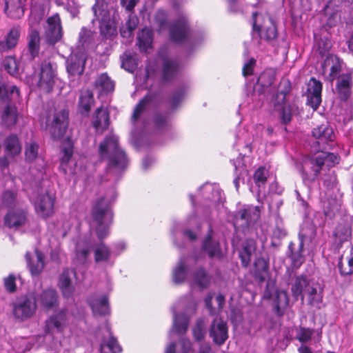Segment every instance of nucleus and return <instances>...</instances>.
I'll list each match as a JSON object with an SVG mask.
<instances>
[{
    "mask_svg": "<svg viewBox=\"0 0 353 353\" xmlns=\"http://www.w3.org/2000/svg\"><path fill=\"white\" fill-rule=\"evenodd\" d=\"M186 275L185 262L180 260L177 267L173 271V281L178 284L184 281Z\"/></svg>",
    "mask_w": 353,
    "mask_h": 353,
    "instance_id": "52",
    "label": "nucleus"
},
{
    "mask_svg": "<svg viewBox=\"0 0 353 353\" xmlns=\"http://www.w3.org/2000/svg\"><path fill=\"white\" fill-rule=\"evenodd\" d=\"M54 70L50 62L44 61L41 64L39 87L46 92H50L54 83Z\"/></svg>",
    "mask_w": 353,
    "mask_h": 353,
    "instance_id": "8",
    "label": "nucleus"
},
{
    "mask_svg": "<svg viewBox=\"0 0 353 353\" xmlns=\"http://www.w3.org/2000/svg\"><path fill=\"white\" fill-rule=\"evenodd\" d=\"M36 310V299L30 295L19 297L12 304V314L16 319L21 321L32 317Z\"/></svg>",
    "mask_w": 353,
    "mask_h": 353,
    "instance_id": "4",
    "label": "nucleus"
},
{
    "mask_svg": "<svg viewBox=\"0 0 353 353\" xmlns=\"http://www.w3.org/2000/svg\"><path fill=\"white\" fill-rule=\"evenodd\" d=\"M261 207L248 206L240 210L236 214V221H241L242 226L248 227L251 223H255L260 218Z\"/></svg>",
    "mask_w": 353,
    "mask_h": 353,
    "instance_id": "15",
    "label": "nucleus"
},
{
    "mask_svg": "<svg viewBox=\"0 0 353 353\" xmlns=\"http://www.w3.org/2000/svg\"><path fill=\"white\" fill-rule=\"evenodd\" d=\"M16 277L13 274H10L8 277L4 278V287L10 293H13L17 290Z\"/></svg>",
    "mask_w": 353,
    "mask_h": 353,
    "instance_id": "58",
    "label": "nucleus"
},
{
    "mask_svg": "<svg viewBox=\"0 0 353 353\" xmlns=\"http://www.w3.org/2000/svg\"><path fill=\"white\" fill-rule=\"evenodd\" d=\"M256 251V242L253 239H247L243 243L242 250L239 253L242 265L248 267L252 256Z\"/></svg>",
    "mask_w": 353,
    "mask_h": 353,
    "instance_id": "30",
    "label": "nucleus"
},
{
    "mask_svg": "<svg viewBox=\"0 0 353 353\" xmlns=\"http://www.w3.org/2000/svg\"><path fill=\"white\" fill-rule=\"evenodd\" d=\"M93 103L92 92L89 90L82 91L79 101V107L81 114H88Z\"/></svg>",
    "mask_w": 353,
    "mask_h": 353,
    "instance_id": "36",
    "label": "nucleus"
},
{
    "mask_svg": "<svg viewBox=\"0 0 353 353\" xmlns=\"http://www.w3.org/2000/svg\"><path fill=\"white\" fill-rule=\"evenodd\" d=\"M94 254L95 262L99 263L108 261L110 257L111 252L110 248L101 242L96 245Z\"/></svg>",
    "mask_w": 353,
    "mask_h": 353,
    "instance_id": "39",
    "label": "nucleus"
},
{
    "mask_svg": "<svg viewBox=\"0 0 353 353\" xmlns=\"http://www.w3.org/2000/svg\"><path fill=\"white\" fill-rule=\"evenodd\" d=\"M289 304V297L285 291H276L274 299V309L279 316L284 314L285 308Z\"/></svg>",
    "mask_w": 353,
    "mask_h": 353,
    "instance_id": "32",
    "label": "nucleus"
},
{
    "mask_svg": "<svg viewBox=\"0 0 353 353\" xmlns=\"http://www.w3.org/2000/svg\"><path fill=\"white\" fill-rule=\"evenodd\" d=\"M279 111L281 121L283 123H288L290 122L292 117V106L286 103L283 102L281 105H279Z\"/></svg>",
    "mask_w": 353,
    "mask_h": 353,
    "instance_id": "55",
    "label": "nucleus"
},
{
    "mask_svg": "<svg viewBox=\"0 0 353 353\" xmlns=\"http://www.w3.org/2000/svg\"><path fill=\"white\" fill-rule=\"evenodd\" d=\"M20 32L19 29L16 28H12L5 39L0 40V52H8L17 46Z\"/></svg>",
    "mask_w": 353,
    "mask_h": 353,
    "instance_id": "28",
    "label": "nucleus"
},
{
    "mask_svg": "<svg viewBox=\"0 0 353 353\" xmlns=\"http://www.w3.org/2000/svg\"><path fill=\"white\" fill-rule=\"evenodd\" d=\"M322 169L323 167L316 154L312 157L304 158L299 167V170L305 183L314 181Z\"/></svg>",
    "mask_w": 353,
    "mask_h": 353,
    "instance_id": "5",
    "label": "nucleus"
},
{
    "mask_svg": "<svg viewBox=\"0 0 353 353\" xmlns=\"http://www.w3.org/2000/svg\"><path fill=\"white\" fill-rule=\"evenodd\" d=\"M68 125V112L65 110L54 111L46 117V128L54 140L61 139Z\"/></svg>",
    "mask_w": 353,
    "mask_h": 353,
    "instance_id": "3",
    "label": "nucleus"
},
{
    "mask_svg": "<svg viewBox=\"0 0 353 353\" xmlns=\"http://www.w3.org/2000/svg\"><path fill=\"white\" fill-rule=\"evenodd\" d=\"M304 295L307 296L308 303L311 306L319 307L323 301V288L319 283L312 281Z\"/></svg>",
    "mask_w": 353,
    "mask_h": 353,
    "instance_id": "21",
    "label": "nucleus"
},
{
    "mask_svg": "<svg viewBox=\"0 0 353 353\" xmlns=\"http://www.w3.org/2000/svg\"><path fill=\"white\" fill-rule=\"evenodd\" d=\"M19 95V90L15 85L6 86L0 85V101L3 103H10V101L16 99Z\"/></svg>",
    "mask_w": 353,
    "mask_h": 353,
    "instance_id": "37",
    "label": "nucleus"
},
{
    "mask_svg": "<svg viewBox=\"0 0 353 353\" xmlns=\"http://www.w3.org/2000/svg\"><path fill=\"white\" fill-rule=\"evenodd\" d=\"M95 86L100 92H111L114 90V83L106 74H101L95 81Z\"/></svg>",
    "mask_w": 353,
    "mask_h": 353,
    "instance_id": "43",
    "label": "nucleus"
},
{
    "mask_svg": "<svg viewBox=\"0 0 353 353\" xmlns=\"http://www.w3.org/2000/svg\"><path fill=\"white\" fill-rule=\"evenodd\" d=\"M26 259L32 274H39L44 268L43 255L41 252L36 251L35 259L30 258V254L26 253Z\"/></svg>",
    "mask_w": 353,
    "mask_h": 353,
    "instance_id": "31",
    "label": "nucleus"
},
{
    "mask_svg": "<svg viewBox=\"0 0 353 353\" xmlns=\"http://www.w3.org/2000/svg\"><path fill=\"white\" fill-rule=\"evenodd\" d=\"M137 39L140 49L146 51L152 46V32L145 28L139 33Z\"/></svg>",
    "mask_w": 353,
    "mask_h": 353,
    "instance_id": "38",
    "label": "nucleus"
},
{
    "mask_svg": "<svg viewBox=\"0 0 353 353\" xmlns=\"http://www.w3.org/2000/svg\"><path fill=\"white\" fill-rule=\"evenodd\" d=\"M338 267L342 275H349L353 272V251L351 252L347 263H344L342 259H340Z\"/></svg>",
    "mask_w": 353,
    "mask_h": 353,
    "instance_id": "56",
    "label": "nucleus"
},
{
    "mask_svg": "<svg viewBox=\"0 0 353 353\" xmlns=\"http://www.w3.org/2000/svg\"><path fill=\"white\" fill-rule=\"evenodd\" d=\"M155 21L159 26V30L165 28L166 26V13L163 10H159L155 16Z\"/></svg>",
    "mask_w": 353,
    "mask_h": 353,
    "instance_id": "63",
    "label": "nucleus"
},
{
    "mask_svg": "<svg viewBox=\"0 0 353 353\" xmlns=\"http://www.w3.org/2000/svg\"><path fill=\"white\" fill-rule=\"evenodd\" d=\"M6 106L1 114L2 123L8 128L14 126L18 120L17 110L10 103H4Z\"/></svg>",
    "mask_w": 353,
    "mask_h": 353,
    "instance_id": "29",
    "label": "nucleus"
},
{
    "mask_svg": "<svg viewBox=\"0 0 353 353\" xmlns=\"http://www.w3.org/2000/svg\"><path fill=\"white\" fill-rule=\"evenodd\" d=\"M313 334V331L310 329L301 328L297 334V339L301 342H307L310 340Z\"/></svg>",
    "mask_w": 353,
    "mask_h": 353,
    "instance_id": "62",
    "label": "nucleus"
},
{
    "mask_svg": "<svg viewBox=\"0 0 353 353\" xmlns=\"http://www.w3.org/2000/svg\"><path fill=\"white\" fill-rule=\"evenodd\" d=\"M269 276V267L268 262L262 258L254 261V277L260 283L265 281Z\"/></svg>",
    "mask_w": 353,
    "mask_h": 353,
    "instance_id": "34",
    "label": "nucleus"
},
{
    "mask_svg": "<svg viewBox=\"0 0 353 353\" xmlns=\"http://www.w3.org/2000/svg\"><path fill=\"white\" fill-rule=\"evenodd\" d=\"M17 202L16 193L12 191H5L2 195L1 204L6 208L14 205Z\"/></svg>",
    "mask_w": 353,
    "mask_h": 353,
    "instance_id": "57",
    "label": "nucleus"
},
{
    "mask_svg": "<svg viewBox=\"0 0 353 353\" xmlns=\"http://www.w3.org/2000/svg\"><path fill=\"white\" fill-rule=\"evenodd\" d=\"M26 221V212L21 209L10 210L5 217V223L10 228L17 229Z\"/></svg>",
    "mask_w": 353,
    "mask_h": 353,
    "instance_id": "22",
    "label": "nucleus"
},
{
    "mask_svg": "<svg viewBox=\"0 0 353 353\" xmlns=\"http://www.w3.org/2000/svg\"><path fill=\"white\" fill-rule=\"evenodd\" d=\"M312 136L317 139V143L321 145L322 149H325V145L328 142H332L335 136L333 129L325 124H322L312 130Z\"/></svg>",
    "mask_w": 353,
    "mask_h": 353,
    "instance_id": "18",
    "label": "nucleus"
},
{
    "mask_svg": "<svg viewBox=\"0 0 353 353\" xmlns=\"http://www.w3.org/2000/svg\"><path fill=\"white\" fill-rule=\"evenodd\" d=\"M99 154L101 158L109 160L108 169L123 170L128 163L125 152L119 147L118 137L110 134L99 145Z\"/></svg>",
    "mask_w": 353,
    "mask_h": 353,
    "instance_id": "2",
    "label": "nucleus"
},
{
    "mask_svg": "<svg viewBox=\"0 0 353 353\" xmlns=\"http://www.w3.org/2000/svg\"><path fill=\"white\" fill-rule=\"evenodd\" d=\"M322 167H333L339 162V157L334 153L321 152L316 154Z\"/></svg>",
    "mask_w": 353,
    "mask_h": 353,
    "instance_id": "42",
    "label": "nucleus"
},
{
    "mask_svg": "<svg viewBox=\"0 0 353 353\" xmlns=\"http://www.w3.org/2000/svg\"><path fill=\"white\" fill-rule=\"evenodd\" d=\"M152 100V97L148 94L139 101V103L136 105L132 116L133 121H136L139 118Z\"/></svg>",
    "mask_w": 353,
    "mask_h": 353,
    "instance_id": "46",
    "label": "nucleus"
},
{
    "mask_svg": "<svg viewBox=\"0 0 353 353\" xmlns=\"http://www.w3.org/2000/svg\"><path fill=\"white\" fill-rule=\"evenodd\" d=\"M47 23L46 39L48 43L54 44L59 41L63 36L59 16L56 14L49 17L47 20Z\"/></svg>",
    "mask_w": 353,
    "mask_h": 353,
    "instance_id": "7",
    "label": "nucleus"
},
{
    "mask_svg": "<svg viewBox=\"0 0 353 353\" xmlns=\"http://www.w3.org/2000/svg\"><path fill=\"white\" fill-rule=\"evenodd\" d=\"M39 301L41 305L48 309H53L57 305V294L54 290H44L39 296Z\"/></svg>",
    "mask_w": 353,
    "mask_h": 353,
    "instance_id": "33",
    "label": "nucleus"
},
{
    "mask_svg": "<svg viewBox=\"0 0 353 353\" xmlns=\"http://www.w3.org/2000/svg\"><path fill=\"white\" fill-rule=\"evenodd\" d=\"M192 333L195 340L199 341L204 339L206 334L205 323L204 319H199L192 328Z\"/></svg>",
    "mask_w": 353,
    "mask_h": 353,
    "instance_id": "49",
    "label": "nucleus"
},
{
    "mask_svg": "<svg viewBox=\"0 0 353 353\" xmlns=\"http://www.w3.org/2000/svg\"><path fill=\"white\" fill-rule=\"evenodd\" d=\"M110 204V201L105 196L96 201L92 210V225L100 241L109 234V228L112 222L113 214Z\"/></svg>",
    "mask_w": 353,
    "mask_h": 353,
    "instance_id": "1",
    "label": "nucleus"
},
{
    "mask_svg": "<svg viewBox=\"0 0 353 353\" xmlns=\"http://www.w3.org/2000/svg\"><path fill=\"white\" fill-rule=\"evenodd\" d=\"M124 56L125 57L122 60V67L129 72H132L137 66L135 59L127 54H125Z\"/></svg>",
    "mask_w": 353,
    "mask_h": 353,
    "instance_id": "59",
    "label": "nucleus"
},
{
    "mask_svg": "<svg viewBox=\"0 0 353 353\" xmlns=\"http://www.w3.org/2000/svg\"><path fill=\"white\" fill-rule=\"evenodd\" d=\"M6 152L8 156L14 157L19 154L21 150V146L17 135L11 134L4 141Z\"/></svg>",
    "mask_w": 353,
    "mask_h": 353,
    "instance_id": "35",
    "label": "nucleus"
},
{
    "mask_svg": "<svg viewBox=\"0 0 353 353\" xmlns=\"http://www.w3.org/2000/svg\"><path fill=\"white\" fill-rule=\"evenodd\" d=\"M86 59L87 55L84 50H79L72 52L66 61L68 72L72 76L81 75L84 71Z\"/></svg>",
    "mask_w": 353,
    "mask_h": 353,
    "instance_id": "6",
    "label": "nucleus"
},
{
    "mask_svg": "<svg viewBox=\"0 0 353 353\" xmlns=\"http://www.w3.org/2000/svg\"><path fill=\"white\" fill-rule=\"evenodd\" d=\"M274 81V77L270 72H265L261 74L259 79L258 81L261 83L263 86H269L271 85Z\"/></svg>",
    "mask_w": 353,
    "mask_h": 353,
    "instance_id": "60",
    "label": "nucleus"
},
{
    "mask_svg": "<svg viewBox=\"0 0 353 353\" xmlns=\"http://www.w3.org/2000/svg\"><path fill=\"white\" fill-rule=\"evenodd\" d=\"M67 321L66 313L61 311L59 313L51 316L46 321L45 331L48 334L60 332L65 326Z\"/></svg>",
    "mask_w": 353,
    "mask_h": 353,
    "instance_id": "16",
    "label": "nucleus"
},
{
    "mask_svg": "<svg viewBox=\"0 0 353 353\" xmlns=\"http://www.w3.org/2000/svg\"><path fill=\"white\" fill-rule=\"evenodd\" d=\"M258 15L257 12L252 13L253 17V29L256 31L261 39L272 40L276 37L277 31L276 26L273 22L272 18L268 17L267 21L263 26H257L256 24V17Z\"/></svg>",
    "mask_w": 353,
    "mask_h": 353,
    "instance_id": "12",
    "label": "nucleus"
},
{
    "mask_svg": "<svg viewBox=\"0 0 353 353\" xmlns=\"http://www.w3.org/2000/svg\"><path fill=\"white\" fill-rule=\"evenodd\" d=\"M27 0H5V12L12 18L17 19L24 14V4Z\"/></svg>",
    "mask_w": 353,
    "mask_h": 353,
    "instance_id": "27",
    "label": "nucleus"
},
{
    "mask_svg": "<svg viewBox=\"0 0 353 353\" xmlns=\"http://www.w3.org/2000/svg\"><path fill=\"white\" fill-rule=\"evenodd\" d=\"M54 198L46 193L39 195L35 201V209L37 214L43 218L50 216L54 213Z\"/></svg>",
    "mask_w": 353,
    "mask_h": 353,
    "instance_id": "9",
    "label": "nucleus"
},
{
    "mask_svg": "<svg viewBox=\"0 0 353 353\" xmlns=\"http://www.w3.org/2000/svg\"><path fill=\"white\" fill-rule=\"evenodd\" d=\"M256 60L252 58L249 61L245 63L243 67V74L244 77H248L253 74Z\"/></svg>",
    "mask_w": 353,
    "mask_h": 353,
    "instance_id": "64",
    "label": "nucleus"
},
{
    "mask_svg": "<svg viewBox=\"0 0 353 353\" xmlns=\"http://www.w3.org/2000/svg\"><path fill=\"white\" fill-rule=\"evenodd\" d=\"M312 282V281L308 279L305 276L301 275L296 276L291 288L292 296L294 299L297 300L301 296V301H303L304 294Z\"/></svg>",
    "mask_w": 353,
    "mask_h": 353,
    "instance_id": "24",
    "label": "nucleus"
},
{
    "mask_svg": "<svg viewBox=\"0 0 353 353\" xmlns=\"http://www.w3.org/2000/svg\"><path fill=\"white\" fill-rule=\"evenodd\" d=\"M203 250L210 257L218 256L220 255L221 250L218 242L212 239L211 235L208 234L203 244Z\"/></svg>",
    "mask_w": 353,
    "mask_h": 353,
    "instance_id": "41",
    "label": "nucleus"
},
{
    "mask_svg": "<svg viewBox=\"0 0 353 353\" xmlns=\"http://www.w3.org/2000/svg\"><path fill=\"white\" fill-rule=\"evenodd\" d=\"M171 39L175 42L184 40L188 33V26L186 19H181L175 22L170 30Z\"/></svg>",
    "mask_w": 353,
    "mask_h": 353,
    "instance_id": "23",
    "label": "nucleus"
},
{
    "mask_svg": "<svg viewBox=\"0 0 353 353\" xmlns=\"http://www.w3.org/2000/svg\"><path fill=\"white\" fill-rule=\"evenodd\" d=\"M352 86V78L350 74H342L339 77L336 85V89L339 98L341 100H347L351 95Z\"/></svg>",
    "mask_w": 353,
    "mask_h": 353,
    "instance_id": "19",
    "label": "nucleus"
},
{
    "mask_svg": "<svg viewBox=\"0 0 353 353\" xmlns=\"http://www.w3.org/2000/svg\"><path fill=\"white\" fill-rule=\"evenodd\" d=\"M92 123L97 132L103 133L110 123V117L107 109L103 107L97 108L94 113Z\"/></svg>",
    "mask_w": 353,
    "mask_h": 353,
    "instance_id": "20",
    "label": "nucleus"
},
{
    "mask_svg": "<svg viewBox=\"0 0 353 353\" xmlns=\"http://www.w3.org/2000/svg\"><path fill=\"white\" fill-rule=\"evenodd\" d=\"M38 154V145L36 143L30 144L26 149V157L28 161H33Z\"/></svg>",
    "mask_w": 353,
    "mask_h": 353,
    "instance_id": "61",
    "label": "nucleus"
},
{
    "mask_svg": "<svg viewBox=\"0 0 353 353\" xmlns=\"http://www.w3.org/2000/svg\"><path fill=\"white\" fill-rule=\"evenodd\" d=\"M322 69L324 74L328 72L326 79L332 83L341 70V61L337 56L329 54L322 65Z\"/></svg>",
    "mask_w": 353,
    "mask_h": 353,
    "instance_id": "10",
    "label": "nucleus"
},
{
    "mask_svg": "<svg viewBox=\"0 0 353 353\" xmlns=\"http://www.w3.org/2000/svg\"><path fill=\"white\" fill-rule=\"evenodd\" d=\"M322 83L311 78L307 85V103L314 109H316L321 102Z\"/></svg>",
    "mask_w": 353,
    "mask_h": 353,
    "instance_id": "17",
    "label": "nucleus"
},
{
    "mask_svg": "<svg viewBox=\"0 0 353 353\" xmlns=\"http://www.w3.org/2000/svg\"><path fill=\"white\" fill-rule=\"evenodd\" d=\"M139 23V19L137 16L130 14L128 20L125 23L126 30L124 28L121 29V34L123 37H130L132 32L137 28Z\"/></svg>",
    "mask_w": 353,
    "mask_h": 353,
    "instance_id": "47",
    "label": "nucleus"
},
{
    "mask_svg": "<svg viewBox=\"0 0 353 353\" xmlns=\"http://www.w3.org/2000/svg\"><path fill=\"white\" fill-rule=\"evenodd\" d=\"M90 252V247L87 243L81 242L77 245L76 256L80 263L85 262Z\"/></svg>",
    "mask_w": 353,
    "mask_h": 353,
    "instance_id": "50",
    "label": "nucleus"
},
{
    "mask_svg": "<svg viewBox=\"0 0 353 353\" xmlns=\"http://www.w3.org/2000/svg\"><path fill=\"white\" fill-rule=\"evenodd\" d=\"M94 40V33L83 28L79 33V43L83 48H88Z\"/></svg>",
    "mask_w": 353,
    "mask_h": 353,
    "instance_id": "54",
    "label": "nucleus"
},
{
    "mask_svg": "<svg viewBox=\"0 0 353 353\" xmlns=\"http://www.w3.org/2000/svg\"><path fill=\"white\" fill-rule=\"evenodd\" d=\"M189 324L188 318L184 315L174 314L173 330L178 334H183L188 330Z\"/></svg>",
    "mask_w": 353,
    "mask_h": 353,
    "instance_id": "44",
    "label": "nucleus"
},
{
    "mask_svg": "<svg viewBox=\"0 0 353 353\" xmlns=\"http://www.w3.org/2000/svg\"><path fill=\"white\" fill-rule=\"evenodd\" d=\"M75 275L73 270L65 269L59 276L58 285L63 296L66 298L72 297L74 293L75 288L72 285V279Z\"/></svg>",
    "mask_w": 353,
    "mask_h": 353,
    "instance_id": "13",
    "label": "nucleus"
},
{
    "mask_svg": "<svg viewBox=\"0 0 353 353\" xmlns=\"http://www.w3.org/2000/svg\"><path fill=\"white\" fill-rule=\"evenodd\" d=\"M107 335L103 336L101 343V353H119L121 349L117 340L112 336L108 327H106Z\"/></svg>",
    "mask_w": 353,
    "mask_h": 353,
    "instance_id": "25",
    "label": "nucleus"
},
{
    "mask_svg": "<svg viewBox=\"0 0 353 353\" xmlns=\"http://www.w3.org/2000/svg\"><path fill=\"white\" fill-rule=\"evenodd\" d=\"M305 237V234L303 233L299 234L300 238V243H299V250L297 252L292 253L291 259L292 261V264L294 267L299 268L304 261V257L302 254L304 245V238Z\"/></svg>",
    "mask_w": 353,
    "mask_h": 353,
    "instance_id": "45",
    "label": "nucleus"
},
{
    "mask_svg": "<svg viewBox=\"0 0 353 353\" xmlns=\"http://www.w3.org/2000/svg\"><path fill=\"white\" fill-rule=\"evenodd\" d=\"M210 336L215 343L219 345L223 344L228 338V327L225 322L221 319L215 318L210 329Z\"/></svg>",
    "mask_w": 353,
    "mask_h": 353,
    "instance_id": "11",
    "label": "nucleus"
},
{
    "mask_svg": "<svg viewBox=\"0 0 353 353\" xmlns=\"http://www.w3.org/2000/svg\"><path fill=\"white\" fill-rule=\"evenodd\" d=\"M179 70L178 63L174 60H165L163 67V79L168 81L172 79Z\"/></svg>",
    "mask_w": 353,
    "mask_h": 353,
    "instance_id": "40",
    "label": "nucleus"
},
{
    "mask_svg": "<svg viewBox=\"0 0 353 353\" xmlns=\"http://www.w3.org/2000/svg\"><path fill=\"white\" fill-rule=\"evenodd\" d=\"M88 303L94 315H106L109 313L108 298L104 294H92Z\"/></svg>",
    "mask_w": 353,
    "mask_h": 353,
    "instance_id": "14",
    "label": "nucleus"
},
{
    "mask_svg": "<svg viewBox=\"0 0 353 353\" xmlns=\"http://www.w3.org/2000/svg\"><path fill=\"white\" fill-rule=\"evenodd\" d=\"M268 176V172L263 167L259 168L254 172V181L256 185L261 188L263 187Z\"/></svg>",
    "mask_w": 353,
    "mask_h": 353,
    "instance_id": "53",
    "label": "nucleus"
},
{
    "mask_svg": "<svg viewBox=\"0 0 353 353\" xmlns=\"http://www.w3.org/2000/svg\"><path fill=\"white\" fill-rule=\"evenodd\" d=\"M32 19H30L31 28L28 36V47L31 58H34L39 53L40 49V36L39 32L33 28Z\"/></svg>",
    "mask_w": 353,
    "mask_h": 353,
    "instance_id": "26",
    "label": "nucleus"
},
{
    "mask_svg": "<svg viewBox=\"0 0 353 353\" xmlns=\"http://www.w3.org/2000/svg\"><path fill=\"white\" fill-rule=\"evenodd\" d=\"M92 10L95 19L99 21H105L107 19L108 11L104 8V3L99 0H97L93 6Z\"/></svg>",
    "mask_w": 353,
    "mask_h": 353,
    "instance_id": "51",
    "label": "nucleus"
},
{
    "mask_svg": "<svg viewBox=\"0 0 353 353\" xmlns=\"http://www.w3.org/2000/svg\"><path fill=\"white\" fill-rule=\"evenodd\" d=\"M196 284L201 288H206L210 283V277L203 269L198 270L194 276Z\"/></svg>",
    "mask_w": 353,
    "mask_h": 353,
    "instance_id": "48",
    "label": "nucleus"
}]
</instances>
